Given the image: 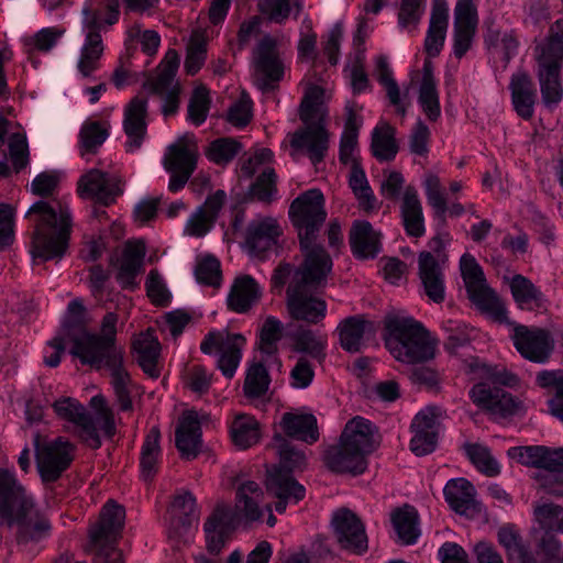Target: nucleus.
<instances>
[{"instance_id":"f257e3e1","label":"nucleus","mask_w":563,"mask_h":563,"mask_svg":"<svg viewBox=\"0 0 563 563\" xmlns=\"http://www.w3.org/2000/svg\"><path fill=\"white\" fill-rule=\"evenodd\" d=\"M0 525L16 528L18 543L44 538L49 525L34 507L33 498L16 479L13 472L0 468Z\"/></svg>"},{"instance_id":"f03ea898","label":"nucleus","mask_w":563,"mask_h":563,"mask_svg":"<svg viewBox=\"0 0 563 563\" xmlns=\"http://www.w3.org/2000/svg\"><path fill=\"white\" fill-rule=\"evenodd\" d=\"M73 356L92 369H108L120 409L126 411L132 408L128 389L131 377L124 364L122 346L112 345L109 340L102 339L98 333L82 330L73 335Z\"/></svg>"},{"instance_id":"7ed1b4c3","label":"nucleus","mask_w":563,"mask_h":563,"mask_svg":"<svg viewBox=\"0 0 563 563\" xmlns=\"http://www.w3.org/2000/svg\"><path fill=\"white\" fill-rule=\"evenodd\" d=\"M32 225L31 254L43 262L62 258L70 240V212L60 202H34L27 210Z\"/></svg>"},{"instance_id":"20e7f679","label":"nucleus","mask_w":563,"mask_h":563,"mask_svg":"<svg viewBox=\"0 0 563 563\" xmlns=\"http://www.w3.org/2000/svg\"><path fill=\"white\" fill-rule=\"evenodd\" d=\"M325 261L305 260L294 273L287 288V310L291 319L318 323L325 317L327 303L312 291L325 283L332 268L331 257Z\"/></svg>"},{"instance_id":"39448f33","label":"nucleus","mask_w":563,"mask_h":563,"mask_svg":"<svg viewBox=\"0 0 563 563\" xmlns=\"http://www.w3.org/2000/svg\"><path fill=\"white\" fill-rule=\"evenodd\" d=\"M262 499L263 490L260 485L254 481H246L236 488L235 510L225 504L216 506L203 526L207 550L210 554H219L230 540L235 528L238 511L249 521L261 518L262 511L258 505Z\"/></svg>"},{"instance_id":"423d86ee","label":"nucleus","mask_w":563,"mask_h":563,"mask_svg":"<svg viewBox=\"0 0 563 563\" xmlns=\"http://www.w3.org/2000/svg\"><path fill=\"white\" fill-rule=\"evenodd\" d=\"M468 373L474 374V379H485L470 389V398L479 408L488 411L495 419L509 418L519 415L522 410V402L510 393L506 391L501 385H511L516 382V376L501 374L490 365L481 362L478 358L472 360L468 364Z\"/></svg>"},{"instance_id":"0eeeda50","label":"nucleus","mask_w":563,"mask_h":563,"mask_svg":"<svg viewBox=\"0 0 563 563\" xmlns=\"http://www.w3.org/2000/svg\"><path fill=\"white\" fill-rule=\"evenodd\" d=\"M384 322L386 347L397 361L417 364L434 357L435 342L420 322L396 313L387 314Z\"/></svg>"},{"instance_id":"6e6552de","label":"nucleus","mask_w":563,"mask_h":563,"mask_svg":"<svg viewBox=\"0 0 563 563\" xmlns=\"http://www.w3.org/2000/svg\"><path fill=\"white\" fill-rule=\"evenodd\" d=\"M323 90L310 86L300 103L299 118L305 126L290 136V146L296 152L308 155L311 163H321L329 148V132L324 126V109L322 104Z\"/></svg>"},{"instance_id":"1a4fd4ad","label":"nucleus","mask_w":563,"mask_h":563,"mask_svg":"<svg viewBox=\"0 0 563 563\" xmlns=\"http://www.w3.org/2000/svg\"><path fill=\"white\" fill-rule=\"evenodd\" d=\"M273 445L279 455V465L267 470L266 489L276 497L275 510L283 514L288 504H297L305 498L306 489L291 475L306 461L305 454L282 434L273 438Z\"/></svg>"},{"instance_id":"9d476101","label":"nucleus","mask_w":563,"mask_h":563,"mask_svg":"<svg viewBox=\"0 0 563 563\" xmlns=\"http://www.w3.org/2000/svg\"><path fill=\"white\" fill-rule=\"evenodd\" d=\"M288 213L298 231L305 260L323 261V257H330L318 243L319 232L327 219L323 194L319 189L302 192L290 203Z\"/></svg>"},{"instance_id":"9b49d317","label":"nucleus","mask_w":563,"mask_h":563,"mask_svg":"<svg viewBox=\"0 0 563 563\" xmlns=\"http://www.w3.org/2000/svg\"><path fill=\"white\" fill-rule=\"evenodd\" d=\"M119 0H88L82 9L86 41L80 52L77 69L82 78H90L99 68L103 53L100 30L103 24L113 25L119 20Z\"/></svg>"},{"instance_id":"f8f14e48","label":"nucleus","mask_w":563,"mask_h":563,"mask_svg":"<svg viewBox=\"0 0 563 563\" xmlns=\"http://www.w3.org/2000/svg\"><path fill=\"white\" fill-rule=\"evenodd\" d=\"M125 520V509L109 499L100 510L99 519L89 529L87 552L95 554L93 563H123L122 552L117 548ZM85 563V562H76Z\"/></svg>"},{"instance_id":"ddd939ff","label":"nucleus","mask_w":563,"mask_h":563,"mask_svg":"<svg viewBox=\"0 0 563 563\" xmlns=\"http://www.w3.org/2000/svg\"><path fill=\"white\" fill-rule=\"evenodd\" d=\"M91 411H88L81 404L73 399V423L78 427L79 439L90 449L101 446V434L106 438H113L117 428L112 410L107 406L101 395L90 399Z\"/></svg>"},{"instance_id":"4468645a","label":"nucleus","mask_w":563,"mask_h":563,"mask_svg":"<svg viewBox=\"0 0 563 563\" xmlns=\"http://www.w3.org/2000/svg\"><path fill=\"white\" fill-rule=\"evenodd\" d=\"M460 269L470 300L482 312L498 322L507 319V310L495 291L486 284L482 267L471 254H464L460 260Z\"/></svg>"},{"instance_id":"2eb2a0df","label":"nucleus","mask_w":563,"mask_h":563,"mask_svg":"<svg viewBox=\"0 0 563 563\" xmlns=\"http://www.w3.org/2000/svg\"><path fill=\"white\" fill-rule=\"evenodd\" d=\"M244 345L245 338L242 334L230 333L227 330H213L205 335L200 350L208 355L218 350L220 352L218 368L224 377L232 378L240 365Z\"/></svg>"},{"instance_id":"dca6fc26","label":"nucleus","mask_w":563,"mask_h":563,"mask_svg":"<svg viewBox=\"0 0 563 563\" xmlns=\"http://www.w3.org/2000/svg\"><path fill=\"white\" fill-rule=\"evenodd\" d=\"M163 165L172 174L168 189L176 192L185 187L197 165V148L188 136L170 144Z\"/></svg>"},{"instance_id":"f3484780","label":"nucleus","mask_w":563,"mask_h":563,"mask_svg":"<svg viewBox=\"0 0 563 563\" xmlns=\"http://www.w3.org/2000/svg\"><path fill=\"white\" fill-rule=\"evenodd\" d=\"M331 528L342 550L361 555L368 549L365 526L355 512L340 508L332 514Z\"/></svg>"},{"instance_id":"a211bd4d","label":"nucleus","mask_w":563,"mask_h":563,"mask_svg":"<svg viewBox=\"0 0 563 563\" xmlns=\"http://www.w3.org/2000/svg\"><path fill=\"white\" fill-rule=\"evenodd\" d=\"M36 467L45 483L57 481L70 463V443L62 438L41 444L40 435L34 440Z\"/></svg>"},{"instance_id":"6ab92c4d","label":"nucleus","mask_w":563,"mask_h":563,"mask_svg":"<svg viewBox=\"0 0 563 563\" xmlns=\"http://www.w3.org/2000/svg\"><path fill=\"white\" fill-rule=\"evenodd\" d=\"M77 192L84 199H91L101 207H108L122 195L123 188L118 177L92 168L79 178Z\"/></svg>"},{"instance_id":"aec40b11","label":"nucleus","mask_w":563,"mask_h":563,"mask_svg":"<svg viewBox=\"0 0 563 563\" xmlns=\"http://www.w3.org/2000/svg\"><path fill=\"white\" fill-rule=\"evenodd\" d=\"M511 339L520 355L533 363H545L554 349L550 332L540 328L516 325Z\"/></svg>"},{"instance_id":"412c9836","label":"nucleus","mask_w":563,"mask_h":563,"mask_svg":"<svg viewBox=\"0 0 563 563\" xmlns=\"http://www.w3.org/2000/svg\"><path fill=\"white\" fill-rule=\"evenodd\" d=\"M254 64L257 74L261 76V87L273 89L275 82L284 76V66L277 51V42L271 35L260 40L254 51Z\"/></svg>"},{"instance_id":"4be33fe9","label":"nucleus","mask_w":563,"mask_h":563,"mask_svg":"<svg viewBox=\"0 0 563 563\" xmlns=\"http://www.w3.org/2000/svg\"><path fill=\"white\" fill-rule=\"evenodd\" d=\"M280 234L282 227L277 219L257 216L246 225L244 246L250 254L260 256L277 244Z\"/></svg>"},{"instance_id":"5701e85b","label":"nucleus","mask_w":563,"mask_h":563,"mask_svg":"<svg viewBox=\"0 0 563 563\" xmlns=\"http://www.w3.org/2000/svg\"><path fill=\"white\" fill-rule=\"evenodd\" d=\"M438 418L439 413L435 407H427L415 416L410 426L413 433L410 441V450L417 456L430 454L435 450Z\"/></svg>"},{"instance_id":"b1692460","label":"nucleus","mask_w":563,"mask_h":563,"mask_svg":"<svg viewBox=\"0 0 563 563\" xmlns=\"http://www.w3.org/2000/svg\"><path fill=\"white\" fill-rule=\"evenodd\" d=\"M145 245L142 242L125 243L120 257L113 262L117 268L118 284L122 289L134 290L139 287V276L143 273Z\"/></svg>"},{"instance_id":"393cba45","label":"nucleus","mask_w":563,"mask_h":563,"mask_svg":"<svg viewBox=\"0 0 563 563\" xmlns=\"http://www.w3.org/2000/svg\"><path fill=\"white\" fill-rule=\"evenodd\" d=\"M443 264L431 253L423 251L418 257V274L424 294L435 303L445 299V279Z\"/></svg>"},{"instance_id":"a878e982","label":"nucleus","mask_w":563,"mask_h":563,"mask_svg":"<svg viewBox=\"0 0 563 563\" xmlns=\"http://www.w3.org/2000/svg\"><path fill=\"white\" fill-rule=\"evenodd\" d=\"M443 494L451 509L461 516L474 518L482 511L481 504L475 499L474 485L463 477L450 479L443 488Z\"/></svg>"},{"instance_id":"bb28decb","label":"nucleus","mask_w":563,"mask_h":563,"mask_svg":"<svg viewBox=\"0 0 563 563\" xmlns=\"http://www.w3.org/2000/svg\"><path fill=\"white\" fill-rule=\"evenodd\" d=\"M175 444L180 456L186 460H194L201 450V427L198 415L195 411H186L179 418L175 431Z\"/></svg>"},{"instance_id":"cd10ccee","label":"nucleus","mask_w":563,"mask_h":563,"mask_svg":"<svg viewBox=\"0 0 563 563\" xmlns=\"http://www.w3.org/2000/svg\"><path fill=\"white\" fill-rule=\"evenodd\" d=\"M324 462L335 473L358 475L367 467L366 459L341 439L339 444L332 445L325 451Z\"/></svg>"},{"instance_id":"c85d7f7f","label":"nucleus","mask_w":563,"mask_h":563,"mask_svg":"<svg viewBox=\"0 0 563 563\" xmlns=\"http://www.w3.org/2000/svg\"><path fill=\"white\" fill-rule=\"evenodd\" d=\"M147 100L134 97L125 107L123 128L129 137L125 144L129 152L141 147L146 134Z\"/></svg>"},{"instance_id":"c756f323","label":"nucleus","mask_w":563,"mask_h":563,"mask_svg":"<svg viewBox=\"0 0 563 563\" xmlns=\"http://www.w3.org/2000/svg\"><path fill=\"white\" fill-rule=\"evenodd\" d=\"M375 433L376 427L369 420L357 416L345 424L340 439L366 459L377 445Z\"/></svg>"},{"instance_id":"7c9ffc66","label":"nucleus","mask_w":563,"mask_h":563,"mask_svg":"<svg viewBox=\"0 0 563 563\" xmlns=\"http://www.w3.org/2000/svg\"><path fill=\"white\" fill-rule=\"evenodd\" d=\"M350 245L355 257L374 258L380 252V234L368 221H354L350 231Z\"/></svg>"},{"instance_id":"2f4dec72","label":"nucleus","mask_w":563,"mask_h":563,"mask_svg":"<svg viewBox=\"0 0 563 563\" xmlns=\"http://www.w3.org/2000/svg\"><path fill=\"white\" fill-rule=\"evenodd\" d=\"M448 24L449 8L446 2L444 0H434L424 41V49L430 57H435L440 54L444 45Z\"/></svg>"},{"instance_id":"473e14b6","label":"nucleus","mask_w":563,"mask_h":563,"mask_svg":"<svg viewBox=\"0 0 563 563\" xmlns=\"http://www.w3.org/2000/svg\"><path fill=\"white\" fill-rule=\"evenodd\" d=\"M262 289L250 275L234 279L228 296V307L238 313L247 312L261 298Z\"/></svg>"},{"instance_id":"72a5a7b5","label":"nucleus","mask_w":563,"mask_h":563,"mask_svg":"<svg viewBox=\"0 0 563 563\" xmlns=\"http://www.w3.org/2000/svg\"><path fill=\"white\" fill-rule=\"evenodd\" d=\"M509 88L517 114L525 120L531 119L537 101V91L531 78L526 73L514 74Z\"/></svg>"},{"instance_id":"f704fd0d","label":"nucleus","mask_w":563,"mask_h":563,"mask_svg":"<svg viewBox=\"0 0 563 563\" xmlns=\"http://www.w3.org/2000/svg\"><path fill=\"white\" fill-rule=\"evenodd\" d=\"M110 124L107 121L86 120L78 133V152L80 157L90 161L109 137Z\"/></svg>"},{"instance_id":"c9c22d12","label":"nucleus","mask_w":563,"mask_h":563,"mask_svg":"<svg viewBox=\"0 0 563 563\" xmlns=\"http://www.w3.org/2000/svg\"><path fill=\"white\" fill-rule=\"evenodd\" d=\"M133 351L136 353V361L141 368L152 378H157L161 374L158 368V358L161 344L154 335V331L148 329L140 333L132 343Z\"/></svg>"},{"instance_id":"e433bc0d","label":"nucleus","mask_w":563,"mask_h":563,"mask_svg":"<svg viewBox=\"0 0 563 563\" xmlns=\"http://www.w3.org/2000/svg\"><path fill=\"white\" fill-rule=\"evenodd\" d=\"M280 428L289 438L312 444L319 439L317 419L312 413L285 412Z\"/></svg>"},{"instance_id":"4c0bfd02","label":"nucleus","mask_w":563,"mask_h":563,"mask_svg":"<svg viewBox=\"0 0 563 563\" xmlns=\"http://www.w3.org/2000/svg\"><path fill=\"white\" fill-rule=\"evenodd\" d=\"M373 331V323L361 316L345 318L336 327L341 347L350 353L360 352L364 335Z\"/></svg>"},{"instance_id":"58836bf2","label":"nucleus","mask_w":563,"mask_h":563,"mask_svg":"<svg viewBox=\"0 0 563 563\" xmlns=\"http://www.w3.org/2000/svg\"><path fill=\"white\" fill-rule=\"evenodd\" d=\"M402 223L408 235L420 238L424 234V218L417 190L408 186L400 207Z\"/></svg>"},{"instance_id":"ea45409f","label":"nucleus","mask_w":563,"mask_h":563,"mask_svg":"<svg viewBox=\"0 0 563 563\" xmlns=\"http://www.w3.org/2000/svg\"><path fill=\"white\" fill-rule=\"evenodd\" d=\"M539 68H561L563 62V30L561 22L551 26L548 38L536 48Z\"/></svg>"},{"instance_id":"a19ab883","label":"nucleus","mask_w":563,"mask_h":563,"mask_svg":"<svg viewBox=\"0 0 563 563\" xmlns=\"http://www.w3.org/2000/svg\"><path fill=\"white\" fill-rule=\"evenodd\" d=\"M391 522L402 544H415L420 536L419 516L415 507L405 505L391 514Z\"/></svg>"},{"instance_id":"79ce46f5","label":"nucleus","mask_w":563,"mask_h":563,"mask_svg":"<svg viewBox=\"0 0 563 563\" xmlns=\"http://www.w3.org/2000/svg\"><path fill=\"white\" fill-rule=\"evenodd\" d=\"M159 439V429L157 427H153L146 434L143 442L140 456V468L141 477L145 482L152 481L158 471V462L162 453Z\"/></svg>"},{"instance_id":"37998d69","label":"nucleus","mask_w":563,"mask_h":563,"mask_svg":"<svg viewBox=\"0 0 563 563\" xmlns=\"http://www.w3.org/2000/svg\"><path fill=\"white\" fill-rule=\"evenodd\" d=\"M497 539L505 548L510 563H538L527 550L519 530L514 525L500 527Z\"/></svg>"},{"instance_id":"c03bdc74","label":"nucleus","mask_w":563,"mask_h":563,"mask_svg":"<svg viewBox=\"0 0 563 563\" xmlns=\"http://www.w3.org/2000/svg\"><path fill=\"white\" fill-rule=\"evenodd\" d=\"M395 133V129L386 122L374 129L371 148L374 157L379 162H390L396 157L398 145Z\"/></svg>"},{"instance_id":"a18cd8bd","label":"nucleus","mask_w":563,"mask_h":563,"mask_svg":"<svg viewBox=\"0 0 563 563\" xmlns=\"http://www.w3.org/2000/svg\"><path fill=\"white\" fill-rule=\"evenodd\" d=\"M510 289L515 301L521 309L534 310L543 303L541 291L522 275L512 277Z\"/></svg>"},{"instance_id":"49530a36","label":"nucleus","mask_w":563,"mask_h":563,"mask_svg":"<svg viewBox=\"0 0 563 563\" xmlns=\"http://www.w3.org/2000/svg\"><path fill=\"white\" fill-rule=\"evenodd\" d=\"M70 341V302L67 303L60 328L56 335L48 341L44 353V363L49 367H56L60 363V355Z\"/></svg>"},{"instance_id":"de8ad7c7","label":"nucleus","mask_w":563,"mask_h":563,"mask_svg":"<svg viewBox=\"0 0 563 563\" xmlns=\"http://www.w3.org/2000/svg\"><path fill=\"white\" fill-rule=\"evenodd\" d=\"M537 385L541 388L555 390L553 398L549 400L550 411L563 422V371H541L536 377Z\"/></svg>"},{"instance_id":"09e8293b","label":"nucleus","mask_w":563,"mask_h":563,"mask_svg":"<svg viewBox=\"0 0 563 563\" xmlns=\"http://www.w3.org/2000/svg\"><path fill=\"white\" fill-rule=\"evenodd\" d=\"M233 443L240 449H247L260 440V424L249 415L238 416L231 424Z\"/></svg>"},{"instance_id":"8fccbe9b","label":"nucleus","mask_w":563,"mask_h":563,"mask_svg":"<svg viewBox=\"0 0 563 563\" xmlns=\"http://www.w3.org/2000/svg\"><path fill=\"white\" fill-rule=\"evenodd\" d=\"M173 511L175 512V518L173 519L172 527L173 529L181 534L183 532H187L191 527L192 521L195 520V509H196V499L189 492H184L177 496H175L173 504Z\"/></svg>"},{"instance_id":"3c124183","label":"nucleus","mask_w":563,"mask_h":563,"mask_svg":"<svg viewBox=\"0 0 563 563\" xmlns=\"http://www.w3.org/2000/svg\"><path fill=\"white\" fill-rule=\"evenodd\" d=\"M538 78L544 106L548 108L556 106L562 100L563 96V89L560 80V69H556L555 67H538Z\"/></svg>"},{"instance_id":"603ef678","label":"nucleus","mask_w":563,"mask_h":563,"mask_svg":"<svg viewBox=\"0 0 563 563\" xmlns=\"http://www.w3.org/2000/svg\"><path fill=\"white\" fill-rule=\"evenodd\" d=\"M295 350L306 353L321 362L325 357L327 336L309 329H302L294 334Z\"/></svg>"},{"instance_id":"864d4df0","label":"nucleus","mask_w":563,"mask_h":563,"mask_svg":"<svg viewBox=\"0 0 563 563\" xmlns=\"http://www.w3.org/2000/svg\"><path fill=\"white\" fill-rule=\"evenodd\" d=\"M464 451L472 464L483 474L496 476L500 473L499 464L487 446L479 443H467L464 445Z\"/></svg>"},{"instance_id":"5fc2aeb1","label":"nucleus","mask_w":563,"mask_h":563,"mask_svg":"<svg viewBox=\"0 0 563 563\" xmlns=\"http://www.w3.org/2000/svg\"><path fill=\"white\" fill-rule=\"evenodd\" d=\"M284 325L275 317H267L258 330V350L267 355H273L277 352V343L283 336Z\"/></svg>"},{"instance_id":"6e6d98bb","label":"nucleus","mask_w":563,"mask_h":563,"mask_svg":"<svg viewBox=\"0 0 563 563\" xmlns=\"http://www.w3.org/2000/svg\"><path fill=\"white\" fill-rule=\"evenodd\" d=\"M349 185L364 209L368 210L374 207L375 196L369 187L365 172L357 162L352 164Z\"/></svg>"},{"instance_id":"4d7b16f0","label":"nucleus","mask_w":563,"mask_h":563,"mask_svg":"<svg viewBox=\"0 0 563 563\" xmlns=\"http://www.w3.org/2000/svg\"><path fill=\"white\" fill-rule=\"evenodd\" d=\"M277 175L271 167H266L250 187V195L253 199L271 203L277 196Z\"/></svg>"},{"instance_id":"13d9d810","label":"nucleus","mask_w":563,"mask_h":563,"mask_svg":"<svg viewBox=\"0 0 563 563\" xmlns=\"http://www.w3.org/2000/svg\"><path fill=\"white\" fill-rule=\"evenodd\" d=\"M443 329L448 333L444 349L450 354H459L461 350L471 345V335L468 327L462 322L448 320L443 323Z\"/></svg>"},{"instance_id":"bf43d9fd","label":"nucleus","mask_w":563,"mask_h":563,"mask_svg":"<svg viewBox=\"0 0 563 563\" xmlns=\"http://www.w3.org/2000/svg\"><path fill=\"white\" fill-rule=\"evenodd\" d=\"M269 383L266 367L262 363H254L247 369L243 389L247 397L258 398L267 391Z\"/></svg>"},{"instance_id":"052dcab7","label":"nucleus","mask_w":563,"mask_h":563,"mask_svg":"<svg viewBox=\"0 0 563 563\" xmlns=\"http://www.w3.org/2000/svg\"><path fill=\"white\" fill-rule=\"evenodd\" d=\"M242 150V144L231 137L217 139L209 145L208 158L218 164L224 165L231 162Z\"/></svg>"},{"instance_id":"680f3d73","label":"nucleus","mask_w":563,"mask_h":563,"mask_svg":"<svg viewBox=\"0 0 563 563\" xmlns=\"http://www.w3.org/2000/svg\"><path fill=\"white\" fill-rule=\"evenodd\" d=\"M534 515L543 530L563 533V507L552 503L534 508Z\"/></svg>"},{"instance_id":"e2e57ef3","label":"nucleus","mask_w":563,"mask_h":563,"mask_svg":"<svg viewBox=\"0 0 563 563\" xmlns=\"http://www.w3.org/2000/svg\"><path fill=\"white\" fill-rule=\"evenodd\" d=\"M146 86L162 99V112L165 117L174 115L177 112L179 107V86L177 82L161 87L159 82L148 81Z\"/></svg>"},{"instance_id":"0e129e2a","label":"nucleus","mask_w":563,"mask_h":563,"mask_svg":"<svg viewBox=\"0 0 563 563\" xmlns=\"http://www.w3.org/2000/svg\"><path fill=\"white\" fill-rule=\"evenodd\" d=\"M485 42L489 47L500 49L506 60H509L517 53L518 41L511 31L501 32L499 29L489 27Z\"/></svg>"},{"instance_id":"69168bd1","label":"nucleus","mask_w":563,"mask_h":563,"mask_svg":"<svg viewBox=\"0 0 563 563\" xmlns=\"http://www.w3.org/2000/svg\"><path fill=\"white\" fill-rule=\"evenodd\" d=\"M210 108L209 91L206 87L200 86L194 90L188 104V119L195 124H202L208 115Z\"/></svg>"},{"instance_id":"338daca9","label":"nucleus","mask_w":563,"mask_h":563,"mask_svg":"<svg viewBox=\"0 0 563 563\" xmlns=\"http://www.w3.org/2000/svg\"><path fill=\"white\" fill-rule=\"evenodd\" d=\"M195 276L198 283L218 287L221 283L220 262L212 255L202 257L196 265Z\"/></svg>"},{"instance_id":"774afa93","label":"nucleus","mask_w":563,"mask_h":563,"mask_svg":"<svg viewBox=\"0 0 563 563\" xmlns=\"http://www.w3.org/2000/svg\"><path fill=\"white\" fill-rule=\"evenodd\" d=\"M418 103L429 121L435 122L441 117L437 85H420Z\"/></svg>"}]
</instances>
